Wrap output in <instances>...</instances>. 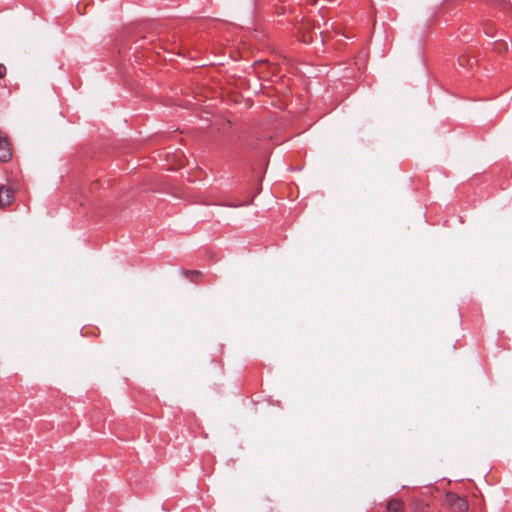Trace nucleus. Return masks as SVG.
I'll return each mask as SVG.
<instances>
[{
    "label": "nucleus",
    "mask_w": 512,
    "mask_h": 512,
    "mask_svg": "<svg viewBox=\"0 0 512 512\" xmlns=\"http://www.w3.org/2000/svg\"><path fill=\"white\" fill-rule=\"evenodd\" d=\"M388 512H405L403 502L398 499H393L387 504Z\"/></svg>",
    "instance_id": "7ed1b4c3"
},
{
    "label": "nucleus",
    "mask_w": 512,
    "mask_h": 512,
    "mask_svg": "<svg viewBox=\"0 0 512 512\" xmlns=\"http://www.w3.org/2000/svg\"><path fill=\"white\" fill-rule=\"evenodd\" d=\"M14 201V193L11 188L0 185V208H4L12 204Z\"/></svg>",
    "instance_id": "f03ea898"
},
{
    "label": "nucleus",
    "mask_w": 512,
    "mask_h": 512,
    "mask_svg": "<svg viewBox=\"0 0 512 512\" xmlns=\"http://www.w3.org/2000/svg\"><path fill=\"white\" fill-rule=\"evenodd\" d=\"M458 63L460 66L462 67H471L472 66V61L470 58H468L467 56L465 55H461L459 56L458 58Z\"/></svg>",
    "instance_id": "20e7f679"
},
{
    "label": "nucleus",
    "mask_w": 512,
    "mask_h": 512,
    "mask_svg": "<svg viewBox=\"0 0 512 512\" xmlns=\"http://www.w3.org/2000/svg\"><path fill=\"white\" fill-rule=\"evenodd\" d=\"M6 75V67L0 63V79Z\"/></svg>",
    "instance_id": "39448f33"
},
{
    "label": "nucleus",
    "mask_w": 512,
    "mask_h": 512,
    "mask_svg": "<svg viewBox=\"0 0 512 512\" xmlns=\"http://www.w3.org/2000/svg\"><path fill=\"white\" fill-rule=\"evenodd\" d=\"M12 158V146L8 136L0 131V161L8 162Z\"/></svg>",
    "instance_id": "f257e3e1"
}]
</instances>
